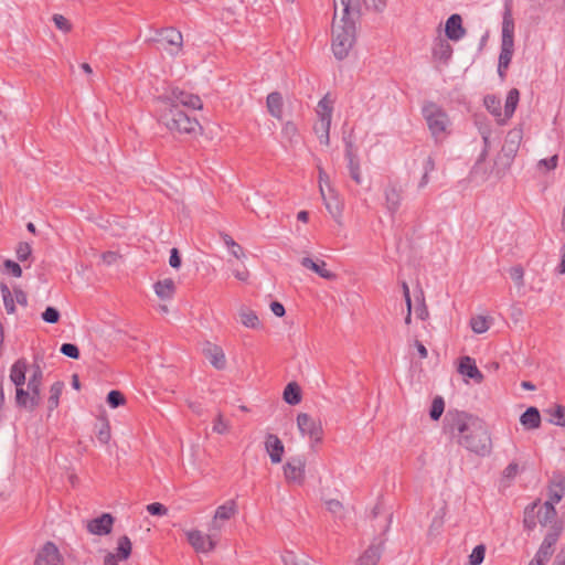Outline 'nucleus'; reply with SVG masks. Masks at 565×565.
I'll use <instances>...</instances> for the list:
<instances>
[{
	"mask_svg": "<svg viewBox=\"0 0 565 565\" xmlns=\"http://www.w3.org/2000/svg\"><path fill=\"white\" fill-rule=\"evenodd\" d=\"M450 427L452 431H458V444L470 452L481 457L491 452L490 433L482 419L465 412H456Z\"/></svg>",
	"mask_w": 565,
	"mask_h": 565,
	"instance_id": "f257e3e1",
	"label": "nucleus"
},
{
	"mask_svg": "<svg viewBox=\"0 0 565 565\" xmlns=\"http://www.w3.org/2000/svg\"><path fill=\"white\" fill-rule=\"evenodd\" d=\"M341 23H335V17L332 24V51L338 60H343L349 55L356 39L355 22L350 15L342 14Z\"/></svg>",
	"mask_w": 565,
	"mask_h": 565,
	"instance_id": "f03ea898",
	"label": "nucleus"
},
{
	"mask_svg": "<svg viewBox=\"0 0 565 565\" xmlns=\"http://www.w3.org/2000/svg\"><path fill=\"white\" fill-rule=\"evenodd\" d=\"M514 52V20L512 18L511 7L505 4L502 20L501 51L498 62V74L501 78L505 76Z\"/></svg>",
	"mask_w": 565,
	"mask_h": 565,
	"instance_id": "7ed1b4c3",
	"label": "nucleus"
},
{
	"mask_svg": "<svg viewBox=\"0 0 565 565\" xmlns=\"http://www.w3.org/2000/svg\"><path fill=\"white\" fill-rule=\"evenodd\" d=\"M159 121L163 124L171 132L194 134L201 128L195 118L190 117L181 108H159Z\"/></svg>",
	"mask_w": 565,
	"mask_h": 565,
	"instance_id": "20e7f679",
	"label": "nucleus"
},
{
	"mask_svg": "<svg viewBox=\"0 0 565 565\" xmlns=\"http://www.w3.org/2000/svg\"><path fill=\"white\" fill-rule=\"evenodd\" d=\"M428 129L434 139L439 142L449 134L450 120L447 113L436 103L427 102L422 108Z\"/></svg>",
	"mask_w": 565,
	"mask_h": 565,
	"instance_id": "39448f33",
	"label": "nucleus"
},
{
	"mask_svg": "<svg viewBox=\"0 0 565 565\" xmlns=\"http://www.w3.org/2000/svg\"><path fill=\"white\" fill-rule=\"evenodd\" d=\"M160 108H180L181 106L190 109H201L203 104L198 95L190 94L178 87H172L158 97Z\"/></svg>",
	"mask_w": 565,
	"mask_h": 565,
	"instance_id": "423d86ee",
	"label": "nucleus"
},
{
	"mask_svg": "<svg viewBox=\"0 0 565 565\" xmlns=\"http://www.w3.org/2000/svg\"><path fill=\"white\" fill-rule=\"evenodd\" d=\"M338 2L342 6V13L350 15V12H356L361 15L362 6L367 11L381 13L387 6V0H333L334 8L337 9Z\"/></svg>",
	"mask_w": 565,
	"mask_h": 565,
	"instance_id": "0eeeda50",
	"label": "nucleus"
},
{
	"mask_svg": "<svg viewBox=\"0 0 565 565\" xmlns=\"http://www.w3.org/2000/svg\"><path fill=\"white\" fill-rule=\"evenodd\" d=\"M284 475L288 483L302 484L305 482L306 459L295 456L284 465Z\"/></svg>",
	"mask_w": 565,
	"mask_h": 565,
	"instance_id": "6e6552de",
	"label": "nucleus"
},
{
	"mask_svg": "<svg viewBox=\"0 0 565 565\" xmlns=\"http://www.w3.org/2000/svg\"><path fill=\"white\" fill-rule=\"evenodd\" d=\"M156 41L161 43L171 55H177L183 45L181 32L171 26L161 29Z\"/></svg>",
	"mask_w": 565,
	"mask_h": 565,
	"instance_id": "1a4fd4ad",
	"label": "nucleus"
},
{
	"mask_svg": "<svg viewBox=\"0 0 565 565\" xmlns=\"http://www.w3.org/2000/svg\"><path fill=\"white\" fill-rule=\"evenodd\" d=\"M186 539L198 553H209L213 551L217 544V539L214 534H203L199 530L188 531Z\"/></svg>",
	"mask_w": 565,
	"mask_h": 565,
	"instance_id": "9d476101",
	"label": "nucleus"
},
{
	"mask_svg": "<svg viewBox=\"0 0 565 565\" xmlns=\"http://www.w3.org/2000/svg\"><path fill=\"white\" fill-rule=\"evenodd\" d=\"M297 425L302 435H308L315 443L322 440V427L320 422L312 418L306 413H300L297 416Z\"/></svg>",
	"mask_w": 565,
	"mask_h": 565,
	"instance_id": "9b49d317",
	"label": "nucleus"
},
{
	"mask_svg": "<svg viewBox=\"0 0 565 565\" xmlns=\"http://www.w3.org/2000/svg\"><path fill=\"white\" fill-rule=\"evenodd\" d=\"M33 565H63V557L52 542H46L39 551Z\"/></svg>",
	"mask_w": 565,
	"mask_h": 565,
	"instance_id": "f8f14e48",
	"label": "nucleus"
},
{
	"mask_svg": "<svg viewBox=\"0 0 565 565\" xmlns=\"http://www.w3.org/2000/svg\"><path fill=\"white\" fill-rule=\"evenodd\" d=\"M114 522L115 518L110 513H103L87 523V531L99 536L108 535L113 530Z\"/></svg>",
	"mask_w": 565,
	"mask_h": 565,
	"instance_id": "ddd939ff",
	"label": "nucleus"
},
{
	"mask_svg": "<svg viewBox=\"0 0 565 565\" xmlns=\"http://www.w3.org/2000/svg\"><path fill=\"white\" fill-rule=\"evenodd\" d=\"M385 540L376 537L367 550L360 556L359 565H376L381 558Z\"/></svg>",
	"mask_w": 565,
	"mask_h": 565,
	"instance_id": "4468645a",
	"label": "nucleus"
},
{
	"mask_svg": "<svg viewBox=\"0 0 565 565\" xmlns=\"http://www.w3.org/2000/svg\"><path fill=\"white\" fill-rule=\"evenodd\" d=\"M445 33L450 41H459L466 34V29L462 26V18L458 13L451 14L445 24Z\"/></svg>",
	"mask_w": 565,
	"mask_h": 565,
	"instance_id": "2eb2a0df",
	"label": "nucleus"
},
{
	"mask_svg": "<svg viewBox=\"0 0 565 565\" xmlns=\"http://www.w3.org/2000/svg\"><path fill=\"white\" fill-rule=\"evenodd\" d=\"M265 449L268 452L270 461L273 463L281 462L285 447L282 441L278 438V436L274 434H268L265 440Z\"/></svg>",
	"mask_w": 565,
	"mask_h": 565,
	"instance_id": "dca6fc26",
	"label": "nucleus"
},
{
	"mask_svg": "<svg viewBox=\"0 0 565 565\" xmlns=\"http://www.w3.org/2000/svg\"><path fill=\"white\" fill-rule=\"evenodd\" d=\"M32 375L29 379L28 388L32 394V405H40L41 403V384L43 372L39 364L32 366Z\"/></svg>",
	"mask_w": 565,
	"mask_h": 565,
	"instance_id": "f3484780",
	"label": "nucleus"
},
{
	"mask_svg": "<svg viewBox=\"0 0 565 565\" xmlns=\"http://www.w3.org/2000/svg\"><path fill=\"white\" fill-rule=\"evenodd\" d=\"M459 373L472 379L476 383H481L483 380L482 373L476 365V361L470 356H462L458 367Z\"/></svg>",
	"mask_w": 565,
	"mask_h": 565,
	"instance_id": "a211bd4d",
	"label": "nucleus"
},
{
	"mask_svg": "<svg viewBox=\"0 0 565 565\" xmlns=\"http://www.w3.org/2000/svg\"><path fill=\"white\" fill-rule=\"evenodd\" d=\"M236 512V503L234 500L227 501L225 504L220 505L214 514V519L211 524V531H218L221 525L218 524V520L226 521L230 520Z\"/></svg>",
	"mask_w": 565,
	"mask_h": 565,
	"instance_id": "6ab92c4d",
	"label": "nucleus"
},
{
	"mask_svg": "<svg viewBox=\"0 0 565 565\" xmlns=\"http://www.w3.org/2000/svg\"><path fill=\"white\" fill-rule=\"evenodd\" d=\"M203 353L215 369L223 370L225 367V354L220 347L207 343L206 347L203 349Z\"/></svg>",
	"mask_w": 565,
	"mask_h": 565,
	"instance_id": "aec40b11",
	"label": "nucleus"
},
{
	"mask_svg": "<svg viewBox=\"0 0 565 565\" xmlns=\"http://www.w3.org/2000/svg\"><path fill=\"white\" fill-rule=\"evenodd\" d=\"M301 265L305 268L315 271L316 274H318L320 277H322L324 279L333 280L335 278V274L326 268L327 264L324 260H319V259L313 260L310 257H303L301 259Z\"/></svg>",
	"mask_w": 565,
	"mask_h": 565,
	"instance_id": "412c9836",
	"label": "nucleus"
},
{
	"mask_svg": "<svg viewBox=\"0 0 565 565\" xmlns=\"http://www.w3.org/2000/svg\"><path fill=\"white\" fill-rule=\"evenodd\" d=\"M239 322L249 329H259L262 327L260 320L256 312L246 306H241L237 311Z\"/></svg>",
	"mask_w": 565,
	"mask_h": 565,
	"instance_id": "4be33fe9",
	"label": "nucleus"
},
{
	"mask_svg": "<svg viewBox=\"0 0 565 565\" xmlns=\"http://www.w3.org/2000/svg\"><path fill=\"white\" fill-rule=\"evenodd\" d=\"M28 362L24 359L17 360L10 369V381L17 386L24 385Z\"/></svg>",
	"mask_w": 565,
	"mask_h": 565,
	"instance_id": "5701e85b",
	"label": "nucleus"
},
{
	"mask_svg": "<svg viewBox=\"0 0 565 565\" xmlns=\"http://www.w3.org/2000/svg\"><path fill=\"white\" fill-rule=\"evenodd\" d=\"M520 423L525 429L533 430L541 426V414L540 411L531 406L521 415Z\"/></svg>",
	"mask_w": 565,
	"mask_h": 565,
	"instance_id": "b1692460",
	"label": "nucleus"
},
{
	"mask_svg": "<svg viewBox=\"0 0 565 565\" xmlns=\"http://www.w3.org/2000/svg\"><path fill=\"white\" fill-rule=\"evenodd\" d=\"M537 522L542 526H546L548 523L555 522L557 512L554 508L553 502H544L543 504L537 505Z\"/></svg>",
	"mask_w": 565,
	"mask_h": 565,
	"instance_id": "393cba45",
	"label": "nucleus"
},
{
	"mask_svg": "<svg viewBox=\"0 0 565 565\" xmlns=\"http://www.w3.org/2000/svg\"><path fill=\"white\" fill-rule=\"evenodd\" d=\"M520 99V92L516 88H512L509 90L505 105H504V116L503 119H499L500 125H504L514 114L518 103Z\"/></svg>",
	"mask_w": 565,
	"mask_h": 565,
	"instance_id": "a878e982",
	"label": "nucleus"
},
{
	"mask_svg": "<svg viewBox=\"0 0 565 565\" xmlns=\"http://www.w3.org/2000/svg\"><path fill=\"white\" fill-rule=\"evenodd\" d=\"M266 105H267L268 113L273 117H275L277 119H281L284 102H282V96L279 92H273V93L268 94L267 99H266Z\"/></svg>",
	"mask_w": 565,
	"mask_h": 565,
	"instance_id": "bb28decb",
	"label": "nucleus"
},
{
	"mask_svg": "<svg viewBox=\"0 0 565 565\" xmlns=\"http://www.w3.org/2000/svg\"><path fill=\"white\" fill-rule=\"evenodd\" d=\"M452 55V46L444 39H438L433 46V56L448 63Z\"/></svg>",
	"mask_w": 565,
	"mask_h": 565,
	"instance_id": "cd10ccee",
	"label": "nucleus"
},
{
	"mask_svg": "<svg viewBox=\"0 0 565 565\" xmlns=\"http://www.w3.org/2000/svg\"><path fill=\"white\" fill-rule=\"evenodd\" d=\"M32 394L30 391L23 388V385L15 387V404L20 408H25L30 412L34 411L39 405H32Z\"/></svg>",
	"mask_w": 565,
	"mask_h": 565,
	"instance_id": "c85d7f7f",
	"label": "nucleus"
},
{
	"mask_svg": "<svg viewBox=\"0 0 565 565\" xmlns=\"http://www.w3.org/2000/svg\"><path fill=\"white\" fill-rule=\"evenodd\" d=\"M154 291L161 299H171L175 292V284L171 278L159 280L154 284Z\"/></svg>",
	"mask_w": 565,
	"mask_h": 565,
	"instance_id": "c756f323",
	"label": "nucleus"
},
{
	"mask_svg": "<svg viewBox=\"0 0 565 565\" xmlns=\"http://www.w3.org/2000/svg\"><path fill=\"white\" fill-rule=\"evenodd\" d=\"M521 140H522V130L521 129L510 130L507 135L503 150L507 151L508 154L514 156L519 149Z\"/></svg>",
	"mask_w": 565,
	"mask_h": 565,
	"instance_id": "7c9ffc66",
	"label": "nucleus"
},
{
	"mask_svg": "<svg viewBox=\"0 0 565 565\" xmlns=\"http://www.w3.org/2000/svg\"><path fill=\"white\" fill-rule=\"evenodd\" d=\"M284 401L289 405H297L301 402V390L296 382H290L284 390Z\"/></svg>",
	"mask_w": 565,
	"mask_h": 565,
	"instance_id": "2f4dec72",
	"label": "nucleus"
},
{
	"mask_svg": "<svg viewBox=\"0 0 565 565\" xmlns=\"http://www.w3.org/2000/svg\"><path fill=\"white\" fill-rule=\"evenodd\" d=\"M132 544L127 535H122L117 541L116 553H113L118 559L126 561L130 557Z\"/></svg>",
	"mask_w": 565,
	"mask_h": 565,
	"instance_id": "473e14b6",
	"label": "nucleus"
},
{
	"mask_svg": "<svg viewBox=\"0 0 565 565\" xmlns=\"http://www.w3.org/2000/svg\"><path fill=\"white\" fill-rule=\"evenodd\" d=\"M557 480H554L552 482L551 489H550V497L546 502H553V504L558 503L564 493H565V479L562 476H558L556 478Z\"/></svg>",
	"mask_w": 565,
	"mask_h": 565,
	"instance_id": "72a5a7b5",
	"label": "nucleus"
},
{
	"mask_svg": "<svg viewBox=\"0 0 565 565\" xmlns=\"http://www.w3.org/2000/svg\"><path fill=\"white\" fill-rule=\"evenodd\" d=\"M386 205L391 213H395L401 205V193L395 186H387L385 190Z\"/></svg>",
	"mask_w": 565,
	"mask_h": 565,
	"instance_id": "f704fd0d",
	"label": "nucleus"
},
{
	"mask_svg": "<svg viewBox=\"0 0 565 565\" xmlns=\"http://www.w3.org/2000/svg\"><path fill=\"white\" fill-rule=\"evenodd\" d=\"M64 388V383L61 381H57L52 384L50 388V396L47 399V408L50 412L54 411L60 403V396L62 394V391Z\"/></svg>",
	"mask_w": 565,
	"mask_h": 565,
	"instance_id": "c9c22d12",
	"label": "nucleus"
},
{
	"mask_svg": "<svg viewBox=\"0 0 565 565\" xmlns=\"http://www.w3.org/2000/svg\"><path fill=\"white\" fill-rule=\"evenodd\" d=\"M544 412L550 415V423L565 427V406L555 405Z\"/></svg>",
	"mask_w": 565,
	"mask_h": 565,
	"instance_id": "e433bc0d",
	"label": "nucleus"
},
{
	"mask_svg": "<svg viewBox=\"0 0 565 565\" xmlns=\"http://www.w3.org/2000/svg\"><path fill=\"white\" fill-rule=\"evenodd\" d=\"M486 108L499 119H503L501 111V100L494 95H488L484 97Z\"/></svg>",
	"mask_w": 565,
	"mask_h": 565,
	"instance_id": "4c0bfd02",
	"label": "nucleus"
},
{
	"mask_svg": "<svg viewBox=\"0 0 565 565\" xmlns=\"http://www.w3.org/2000/svg\"><path fill=\"white\" fill-rule=\"evenodd\" d=\"M317 114L322 119V121H329L331 122L332 117V106L331 102L328 99L327 96H324L319 103L317 108Z\"/></svg>",
	"mask_w": 565,
	"mask_h": 565,
	"instance_id": "58836bf2",
	"label": "nucleus"
},
{
	"mask_svg": "<svg viewBox=\"0 0 565 565\" xmlns=\"http://www.w3.org/2000/svg\"><path fill=\"white\" fill-rule=\"evenodd\" d=\"M536 508H537V504L533 503L532 505L527 507L524 512L523 524H524V527L530 531L536 526V520H537L536 511H535Z\"/></svg>",
	"mask_w": 565,
	"mask_h": 565,
	"instance_id": "ea45409f",
	"label": "nucleus"
},
{
	"mask_svg": "<svg viewBox=\"0 0 565 565\" xmlns=\"http://www.w3.org/2000/svg\"><path fill=\"white\" fill-rule=\"evenodd\" d=\"M562 531L563 526L559 523L554 522L553 525L550 527L548 532L546 533V535L544 536L543 542L555 546L562 534Z\"/></svg>",
	"mask_w": 565,
	"mask_h": 565,
	"instance_id": "a19ab883",
	"label": "nucleus"
},
{
	"mask_svg": "<svg viewBox=\"0 0 565 565\" xmlns=\"http://www.w3.org/2000/svg\"><path fill=\"white\" fill-rule=\"evenodd\" d=\"M444 409H445V402H444L443 397H440V396L435 397L433 399L431 407L429 411L430 418L433 420H438L441 417Z\"/></svg>",
	"mask_w": 565,
	"mask_h": 565,
	"instance_id": "79ce46f5",
	"label": "nucleus"
},
{
	"mask_svg": "<svg viewBox=\"0 0 565 565\" xmlns=\"http://www.w3.org/2000/svg\"><path fill=\"white\" fill-rule=\"evenodd\" d=\"M470 326L473 332L480 334L489 329V321L483 316H476L470 319Z\"/></svg>",
	"mask_w": 565,
	"mask_h": 565,
	"instance_id": "37998d69",
	"label": "nucleus"
},
{
	"mask_svg": "<svg viewBox=\"0 0 565 565\" xmlns=\"http://www.w3.org/2000/svg\"><path fill=\"white\" fill-rule=\"evenodd\" d=\"M555 552V546L547 544L545 542H542L540 545L536 554L534 557L539 558L540 561L547 563L548 559L552 557V555Z\"/></svg>",
	"mask_w": 565,
	"mask_h": 565,
	"instance_id": "c03bdc74",
	"label": "nucleus"
},
{
	"mask_svg": "<svg viewBox=\"0 0 565 565\" xmlns=\"http://www.w3.org/2000/svg\"><path fill=\"white\" fill-rule=\"evenodd\" d=\"M106 401L111 408H117L126 403L125 395L117 390L110 391L107 395Z\"/></svg>",
	"mask_w": 565,
	"mask_h": 565,
	"instance_id": "a18cd8bd",
	"label": "nucleus"
},
{
	"mask_svg": "<svg viewBox=\"0 0 565 565\" xmlns=\"http://www.w3.org/2000/svg\"><path fill=\"white\" fill-rule=\"evenodd\" d=\"M484 555H486V547L481 544L477 545L472 550V553L469 556V564L470 565H480L484 559Z\"/></svg>",
	"mask_w": 565,
	"mask_h": 565,
	"instance_id": "49530a36",
	"label": "nucleus"
},
{
	"mask_svg": "<svg viewBox=\"0 0 565 565\" xmlns=\"http://www.w3.org/2000/svg\"><path fill=\"white\" fill-rule=\"evenodd\" d=\"M31 253H32L31 245L26 242L19 243V245L15 249L17 258L20 262L26 260L31 256Z\"/></svg>",
	"mask_w": 565,
	"mask_h": 565,
	"instance_id": "de8ad7c7",
	"label": "nucleus"
},
{
	"mask_svg": "<svg viewBox=\"0 0 565 565\" xmlns=\"http://www.w3.org/2000/svg\"><path fill=\"white\" fill-rule=\"evenodd\" d=\"M62 354L77 360L79 358V349L76 344L73 343H63L60 348Z\"/></svg>",
	"mask_w": 565,
	"mask_h": 565,
	"instance_id": "09e8293b",
	"label": "nucleus"
},
{
	"mask_svg": "<svg viewBox=\"0 0 565 565\" xmlns=\"http://www.w3.org/2000/svg\"><path fill=\"white\" fill-rule=\"evenodd\" d=\"M60 311L54 307H46L42 312V319L47 323H56L60 320Z\"/></svg>",
	"mask_w": 565,
	"mask_h": 565,
	"instance_id": "8fccbe9b",
	"label": "nucleus"
},
{
	"mask_svg": "<svg viewBox=\"0 0 565 565\" xmlns=\"http://www.w3.org/2000/svg\"><path fill=\"white\" fill-rule=\"evenodd\" d=\"M52 20L55 24V26L63 31V32H68L71 31V28H72V24L71 22L62 14H54L52 17Z\"/></svg>",
	"mask_w": 565,
	"mask_h": 565,
	"instance_id": "3c124183",
	"label": "nucleus"
},
{
	"mask_svg": "<svg viewBox=\"0 0 565 565\" xmlns=\"http://www.w3.org/2000/svg\"><path fill=\"white\" fill-rule=\"evenodd\" d=\"M285 565H310L306 559H299L294 552H286L282 556Z\"/></svg>",
	"mask_w": 565,
	"mask_h": 565,
	"instance_id": "603ef678",
	"label": "nucleus"
},
{
	"mask_svg": "<svg viewBox=\"0 0 565 565\" xmlns=\"http://www.w3.org/2000/svg\"><path fill=\"white\" fill-rule=\"evenodd\" d=\"M511 279L519 286L523 285L524 270L522 266L516 265L509 270Z\"/></svg>",
	"mask_w": 565,
	"mask_h": 565,
	"instance_id": "864d4df0",
	"label": "nucleus"
},
{
	"mask_svg": "<svg viewBox=\"0 0 565 565\" xmlns=\"http://www.w3.org/2000/svg\"><path fill=\"white\" fill-rule=\"evenodd\" d=\"M97 439L102 444H108L109 443V440H110V426H109L108 422H104L102 424V427L99 428V430L97 433Z\"/></svg>",
	"mask_w": 565,
	"mask_h": 565,
	"instance_id": "5fc2aeb1",
	"label": "nucleus"
},
{
	"mask_svg": "<svg viewBox=\"0 0 565 565\" xmlns=\"http://www.w3.org/2000/svg\"><path fill=\"white\" fill-rule=\"evenodd\" d=\"M3 265H4V268H6V269H7V270L12 275V276H14V277H17V278H19V277H21V276H22V268H21V266H20L18 263H15V262H13V260H11V259H7V260H4Z\"/></svg>",
	"mask_w": 565,
	"mask_h": 565,
	"instance_id": "6e6d98bb",
	"label": "nucleus"
},
{
	"mask_svg": "<svg viewBox=\"0 0 565 565\" xmlns=\"http://www.w3.org/2000/svg\"><path fill=\"white\" fill-rule=\"evenodd\" d=\"M327 510L337 516H341L343 505L339 500L331 499L326 502Z\"/></svg>",
	"mask_w": 565,
	"mask_h": 565,
	"instance_id": "4d7b16f0",
	"label": "nucleus"
},
{
	"mask_svg": "<svg viewBox=\"0 0 565 565\" xmlns=\"http://www.w3.org/2000/svg\"><path fill=\"white\" fill-rule=\"evenodd\" d=\"M147 511L151 515H160L161 516V515L167 514L168 509L162 503L153 502V503H150L147 505Z\"/></svg>",
	"mask_w": 565,
	"mask_h": 565,
	"instance_id": "13d9d810",
	"label": "nucleus"
},
{
	"mask_svg": "<svg viewBox=\"0 0 565 565\" xmlns=\"http://www.w3.org/2000/svg\"><path fill=\"white\" fill-rule=\"evenodd\" d=\"M228 430V424L224 422L222 414L220 413L214 420L213 431L217 434H225Z\"/></svg>",
	"mask_w": 565,
	"mask_h": 565,
	"instance_id": "bf43d9fd",
	"label": "nucleus"
},
{
	"mask_svg": "<svg viewBox=\"0 0 565 565\" xmlns=\"http://www.w3.org/2000/svg\"><path fill=\"white\" fill-rule=\"evenodd\" d=\"M558 157L557 154L552 156L548 159H542L539 161L537 166L540 168H545L547 171L554 170L557 167Z\"/></svg>",
	"mask_w": 565,
	"mask_h": 565,
	"instance_id": "052dcab7",
	"label": "nucleus"
},
{
	"mask_svg": "<svg viewBox=\"0 0 565 565\" xmlns=\"http://www.w3.org/2000/svg\"><path fill=\"white\" fill-rule=\"evenodd\" d=\"M169 264L172 268L178 269L181 266V256L178 248L173 247L170 250Z\"/></svg>",
	"mask_w": 565,
	"mask_h": 565,
	"instance_id": "680f3d73",
	"label": "nucleus"
},
{
	"mask_svg": "<svg viewBox=\"0 0 565 565\" xmlns=\"http://www.w3.org/2000/svg\"><path fill=\"white\" fill-rule=\"evenodd\" d=\"M330 126H331V122L329 121H322V134L318 135V138L320 140L321 143L323 145H329V141H330Z\"/></svg>",
	"mask_w": 565,
	"mask_h": 565,
	"instance_id": "e2e57ef3",
	"label": "nucleus"
},
{
	"mask_svg": "<svg viewBox=\"0 0 565 565\" xmlns=\"http://www.w3.org/2000/svg\"><path fill=\"white\" fill-rule=\"evenodd\" d=\"M519 472V466L515 462L509 463L505 469L503 470V478L504 479H513Z\"/></svg>",
	"mask_w": 565,
	"mask_h": 565,
	"instance_id": "0e129e2a",
	"label": "nucleus"
},
{
	"mask_svg": "<svg viewBox=\"0 0 565 565\" xmlns=\"http://www.w3.org/2000/svg\"><path fill=\"white\" fill-rule=\"evenodd\" d=\"M119 257L118 253L111 250L102 254L103 263L108 266L115 264Z\"/></svg>",
	"mask_w": 565,
	"mask_h": 565,
	"instance_id": "69168bd1",
	"label": "nucleus"
},
{
	"mask_svg": "<svg viewBox=\"0 0 565 565\" xmlns=\"http://www.w3.org/2000/svg\"><path fill=\"white\" fill-rule=\"evenodd\" d=\"M320 192H321V195L324 200V204H326V207L327 210L331 213V214H340V206H339V203L335 202L334 204H332L331 202L327 201L326 199V195H324V192H323V188L322 185H320Z\"/></svg>",
	"mask_w": 565,
	"mask_h": 565,
	"instance_id": "338daca9",
	"label": "nucleus"
},
{
	"mask_svg": "<svg viewBox=\"0 0 565 565\" xmlns=\"http://www.w3.org/2000/svg\"><path fill=\"white\" fill-rule=\"evenodd\" d=\"M270 310L276 317H279V318L285 316V313H286L284 305L279 301H273L270 303Z\"/></svg>",
	"mask_w": 565,
	"mask_h": 565,
	"instance_id": "774afa93",
	"label": "nucleus"
}]
</instances>
